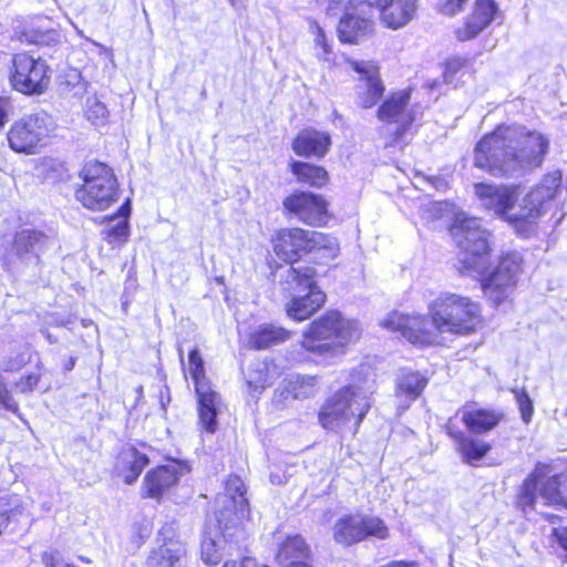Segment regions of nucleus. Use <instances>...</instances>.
<instances>
[{
	"label": "nucleus",
	"instance_id": "f257e3e1",
	"mask_svg": "<svg viewBox=\"0 0 567 567\" xmlns=\"http://www.w3.org/2000/svg\"><path fill=\"white\" fill-rule=\"evenodd\" d=\"M481 306L467 296L442 292L430 301L427 316L433 329L427 328L424 316H409L393 311L380 324L393 332H400L409 342L430 346L437 341L439 334L455 337L471 336L482 323Z\"/></svg>",
	"mask_w": 567,
	"mask_h": 567
},
{
	"label": "nucleus",
	"instance_id": "f03ea898",
	"mask_svg": "<svg viewBox=\"0 0 567 567\" xmlns=\"http://www.w3.org/2000/svg\"><path fill=\"white\" fill-rule=\"evenodd\" d=\"M549 141L522 125H499L483 136L474 150V164L496 177H511L539 167Z\"/></svg>",
	"mask_w": 567,
	"mask_h": 567
},
{
	"label": "nucleus",
	"instance_id": "7ed1b4c3",
	"mask_svg": "<svg viewBox=\"0 0 567 567\" xmlns=\"http://www.w3.org/2000/svg\"><path fill=\"white\" fill-rule=\"evenodd\" d=\"M560 181V176L556 174L546 175L523 198L519 209L515 213L513 210L519 196L517 185L476 183L474 193L482 207L507 220L522 236L527 237L536 220L545 213L547 205L554 198Z\"/></svg>",
	"mask_w": 567,
	"mask_h": 567
},
{
	"label": "nucleus",
	"instance_id": "20e7f679",
	"mask_svg": "<svg viewBox=\"0 0 567 567\" xmlns=\"http://www.w3.org/2000/svg\"><path fill=\"white\" fill-rule=\"evenodd\" d=\"M361 333L359 321L330 310L305 329L301 347L313 359L328 363L342 355L350 344L360 339Z\"/></svg>",
	"mask_w": 567,
	"mask_h": 567
},
{
	"label": "nucleus",
	"instance_id": "39448f33",
	"mask_svg": "<svg viewBox=\"0 0 567 567\" xmlns=\"http://www.w3.org/2000/svg\"><path fill=\"white\" fill-rule=\"evenodd\" d=\"M451 235L460 249L458 271L464 276L483 275L491 248L489 233L482 227L481 221L458 213L451 227Z\"/></svg>",
	"mask_w": 567,
	"mask_h": 567
},
{
	"label": "nucleus",
	"instance_id": "423d86ee",
	"mask_svg": "<svg viewBox=\"0 0 567 567\" xmlns=\"http://www.w3.org/2000/svg\"><path fill=\"white\" fill-rule=\"evenodd\" d=\"M371 392L359 385H347L333 393L321 405L319 424L333 432H341L352 423L353 434L371 408Z\"/></svg>",
	"mask_w": 567,
	"mask_h": 567
},
{
	"label": "nucleus",
	"instance_id": "0eeeda50",
	"mask_svg": "<svg viewBox=\"0 0 567 567\" xmlns=\"http://www.w3.org/2000/svg\"><path fill=\"white\" fill-rule=\"evenodd\" d=\"M274 251L286 262H293L302 255L318 252L319 258L332 260L339 252L336 238L315 230L284 228L272 239Z\"/></svg>",
	"mask_w": 567,
	"mask_h": 567
},
{
	"label": "nucleus",
	"instance_id": "6e6552de",
	"mask_svg": "<svg viewBox=\"0 0 567 567\" xmlns=\"http://www.w3.org/2000/svg\"><path fill=\"white\" fill-rule=\"evenodd\" d=\"M79 176L82 184L75 190V198L85 208L102 212L118 199L117 178L106 164L87 162Z\"/></svg>",
	"mask_w": 567,
	"mask_h": 567
},
{
	"label": "nucleus",
	"instance_id": "1a4fd4ad",
	"mask_svg": "<svg viewBox=\"0 0 567 567\" xmlns=\"http://www.w3.org/2000/svg\"><path fill=\"white\" fill-rule=\"evenodd\" d=\"M316 270L306 266H289L286 270L288 285L299 288V295L287 303V315L296 321H303L318 311L326 302L324 292L316 285Z\"/></svg>",
	"mask_w": 567,
	"mask_h": 567
},
{
	"label": "nucleus",
	"instance_id": "9d476101",
	"mask_svg": "<svg viewBox=\"0 0 567 567\" xmlns=\"http://www.w3.org/2000/svg\"><path fill=\"white\" fill-rule=\"evenodd\" d=\"M198 399V417L200 426L207 433L217 430V414L221 404L219 394L213 390L205 374L204 361L198 349H193L188 354V368Z\"/></svg>",
	"mask_w": 567,
	"mask_h": 567
},
{
	"label": "nucleus",
	"instance_id": "9b49d317",
	"mask_svg": "<svg viewBox=\"0 0 567 567\" xmlns=\"http://www.w3.org/2000/svg\"><path fill=\"white\" fill-rule=\"evenodd\" d=\"M333 539L342 546H351L368 538L386 539L389 528L379 516L350 513L339 517L332 528Z\"/></svg>",
	"mask_w": 567,
	"mask_h": 567
},
{
	"label": "nucleus",
	"instance_id": "f8f14e48",
	"mask_svg": "<svg viewBox=\"0 0 567 567\" xmlns=\"http://www.w3.org/2000/svg\"><path fill=\"white\" fill-rule=\"evenodd\" d=\"M522 272L523 257L519 252L511 251L503 255L493 271L480 275L485 296L495 305L505 301L512 295Z\"/></svg>",
	"mask_w": 567,
	"mask_h": 567
},
{
	"label": "nucleus",
	"instance_id": "ddd939ff",
	"mask_svg": "<svg viewBox=\"0 0 567 567\" xmlns=\"http://www.w3.org/2000/svg\"><path fill=\"white\" fill-rule=\"evenodd\" d=\"M50 116L45 112L28 114L16 121L9 132L8 142L12 151L35 154L45 144Z\"/></svg>",
	"mask_w": 567,
	"mask_h": 567
},
{
	"label": "nucleus",
	"instance_id": "4468645a",
	"mask_svg": "<svg viewBox=\"0 0 567 567\" xmlns=\"http://www.w3.org/2000/svg\"><path fill=\"white\" fill-rule=\"evenodd\" d=\"M10 82L14 90L23 94H42L50 82L49 66L45 60L27 53H17L12 58Z\"/></svg>",
	"mask_w": 567,
	"mask_h": 567
},
{
	"label": "nucleus",
	"instance_id": "2eb2a0df",
	"mask_svg": "<svg viewBox=\"0 0 567 567\" xmlns=\"http://www.w3.org/2000/svg\"><path fill=\"white\" fill-rule=\"evenodd\" d=\"M50 238L35 229H22L2 255L3 267L7 271H14L23 267L30 259L49 245Z\"/></svg>",
	"mask_w": 567,
	"mask_h": 567
},
{
	"label": "nucleus",
	"instance_id": "dca6fc26",
	"mask_svg": "<svg viewBox=\"0 0 567 567\" xmlns=\"http://www.w3.org/2000/svg\"><path fill=\"white\" fill-rule=\"evenodd\" d=\"M411 90L393 92L377 110V117L386 125H393V142L403 137L411 128L415 115L410 107Z\"/></svg>",
	"mask_w": 567,
	"mask_h": 567
},
{
	"label": "nucleus",
	"instance_id": "f3484780",
	"mask_svg": "<svg viewBox=\"0 0 567 567\" xmlns=\"http://www.w3.org/2000/svg\"><path fill=\"white\" fill-rule=\"evenodd\" d=\"M225 491V494L218 495L216 503L221 506L217 514V522L227 530L229 523L237 526L249 518V507L245 497L246 487L239 476H229Z\"/></svg>",
	"mask_w": 567,
	"mask_h": 567
},
{
	"label": "nucleus",
	"instance_id": "a211bd4d",
	"mask_svg": "<svg viewBox=\"0 0 567 567\" xmlns=\"http://www.w3.org/2000/svg\"><path fill=\"white\" fill-rule=\"evenodd\" d=\"M285 210L309 226H323L329 220L328 203L321 195L295 192L282 202Z\"/></svg>",
	"mask_w": 567,
	"mask_h": 567
},
{
	"label": "nucleus",
	"instance_id": "6ab92c4d",
	"mask_svg": "<svg viewBox=\"0 0 567 567\" xmlns=\"http://www.w3.org/2000/svg\"><path fill=\"white\" fill-rule=\"evenodd\" d=\"M158 538L162 544L148 555L147 567H184L187 563V549L177 537L174 526H163Z\"/></svg>",
	"mask_w": 567,
	"mask_h": 567
},
{
	"label": "nucleus",
	"instance_id": "aec40b11",
	"mask_svg": "<svg viewBox=\"0 0 567 567\" xmlns=\"http://www.w3.org/2000/svg\"><path fill=\"white\" fill-rule=\"evenodd\" d=\"M353 70L361 75L364 85H358V104L363 109L374 106L384 93V85L379 74V68L371 61H351Z\"/></svg>",
	"mask_w": 567,
	"mask_h": 567
},
{
	"label": "nucleus",
	"instance_id": "412c9836",
	"mask_svg": "<svg viewBox=\"0 0 567 567\" xmlns=\"http://www.w3.org/2000/svg\"><path fill=\"white\" fill-rule=\"evenodd\" d=\"M388 0H352L351 11L340 19L338 24L339 35H365L373 32L374 23L360 13L373 8L380 9Z\"/></svg>",
	"mask_w": 567,
	"mask_h": 567
},
{
	"label": "nucleus",
	"instance_id": "4be33fe9",
	"mask_svg": "<svg viewBox=\"0 0 567 567\" xmlns=\"http://www.w3.org/2000/svg\"><path fill=\"white\" fill-rule=\"evenodd\" d=\"M184 474V468L178 463H169L157 466L144 477L145 496L158 498L175 485Z\"/></svg>",
	"mask_w": 567,
	"mask_h": 567
},
{
	"label": "nucleus",
	"instance_id": "5701e85b",
	"mask_svg": "<svg viewBox=\"0 0 567 567\" xmlns=\"http://www.w3.org/2000/svg\"><path fill=\"white\" fill-rule=\"evenodd\" d=\"M330 135L313 128H306L298 133L292 142V150L298 156L322 157L329 151Z\"/></svg>",
	"mask_w": 567,
	"mask_h": 567
},
{
	"label": "nucleus",
	"instance_id": "b1692460",
	"mask_svg": "<svg viewBox=\"0 0 567 567\" xmlns=\"http://www.w3.org/2000/svg\"><path fill=\"white\" fill-rule=\"evenodd\" d=\"M417 0H388L380 10L382 22L396 30L408 24L414 17Z\"/></svg>",
	"mask_w": 567,
	"mask_h": 567
},
{
	"label": "nucleus",
	"instance_id": "393cba45",
	"mask_svg": "<svg viewBox=\"0 0 567 567\" xmlns=\"http://www.w3.org/2000/svg\"><path fill=\"white\" fill-rule=\"evenodd\" d=\"M447 432L454 439L456 450L461 454L462 460L472 466H476L492 450L489 443L468 436L461 431H454L451 426L447 427Z\"/></svg>",
	"mask_w": 567,
	"mask_h": 567
},
{
	"label": "nucleus",
	"instance_id": "a878e982",
	"mask_svg": "<svg viewBox=\"0 0 567 567\" xmlns=\"http://www.w3.org/2000/svg\"><path fill=\"white\" fill-rule=\"evenodd\" d=\"M494 0H475L473 10L466 20V35H477L498 18Z\"/></svg>",
	"mask_w": 567,
	"mask_h": 567
},
{
	"label": "nucleus",
	"instance_id": "bb28decb",
	"mask_svg": "<svg viewBox=\"0 0 567 567\" xmlns=\"http://www.w3.org/2000/svg\"><path fill=\"white\" fill-rule=\"evenodd\" d=\"M148 463V457L140 453L134 447L125 449L121 452L117 464L116 473L122 476L126 484L134 483L144 467Z\"/></svg>",
	"mask_w": 567,
	"mask_h": 567
},
{
	"label": "nucleus",
	"instance_id": "cd10ccee",
	"mask_svg": "<svg viewBox=\"0 0 567 567\" xmlns=\"http://www.w3.org/2000/svg\"><path fill=\"white\" fill-rule=\"evenodd\" d=\"M502 420L503 414L492 410L477 409L462 413L463 423L475 434H483L493 430Z\"/></svg>",
	"mask_w": 567,
	"mask_h": 567
},
{
	"label": "nucleus",
	"instance_id": "c85d7f7f",
	"mask_svg": "<svg viewBox=\"0 0 567 567\" xmlns=\"http://www.w3.org/2000/svg\"><path fill=\"white\" fill-rule=\"evenodd\" d=\"M290 332L275 324H260L249 338V344L256 350H264L288 340Z\"/></svg>",
	"mask_w": 567,
	"mask_h": 567
},
{
	"label": "nucleus",
	"instance_id": "c756f323",
	"mask_svg": "<svg viewBox=\"0 0 567 567\" xmlns=\"http://www.w3.org/2000/svg\"><path fill=\"white\" fill-rule=\"evenodd\" d=\"M545 470L546 466L538 464L534 472L529 474L522 484L518 495V506L525 514L536 505L537 498L539 497V495H537V488L539 481L545 475Z\"/></svg>",
	"mask_w": 567,
	"mask_h": 567
},
{
	"label": "nucleus",
	"instance_id": "7c9ffc66",
	"mask_svg": "<svg viewBox=\"0 0 567 567\" xmlns=\"http://www.w3.org/2000/svg\"><path fill=\"white\" fill-rule=\"evenodd\" d=\"M291 172L300 183L308 184L311 187L320 188L329 179L328 173L323 167L306 162H292Z\"/></svg>",
	"mask_w": 567,
	"mask_h": 567
},
{
	"label": "nucleus",
	"instance_id": "2f4dec72",
	"mask_svg": "<svg viewBox=\"0 0 567 567\" xmlns=\"http://www.w3.org/2000/svg\"><path fill=\"white\" fill-rule=\"evenodd\" d=\"M320 390V383L315 375H296L288 380L286 391L296 400L315 396Z\"/></svg>",
	"mask_w": 567,
	"mask_h": 567
},
{
	"label": "nucleus",
	"instance_id": "473e14b6",
	"mask_svg": "<svg viewBox=\"0 0 567 567\" xmlns=\"http://www.w3.org/2000/svg\"><path fill=\"white\" fill-rule=\"evenodd\" d=\"M309 547L300 535L287 537L280 545L277 559L279 564H285L289 560H301L308 557Z\"/></svg>",
	"mask_w": 567,
	"mask_h": 567
},
{
	"label": "nucleus",
	"instance_id": "72a5a7b5",
	"mask_svg": "<svg viewBox=\"0 0 567 567\" xmlns=\"http://www.w3.org/2000/svg\"><path fill=\"white\" fill-rule=\"evenodd\" d=\"M427 384V379L419 372H408L399 381V390L410 400H415L421 395Z\"/></svg>",
	"mask_w": 567,
	"mask_h": 567
},
{
	"label": "nucleus",
	"instance_id": "f704fd0d",
	"mask_svg": "<svg viewBox=\"0 0 567 567\" xmlns=\"http://www.w3.org/2000/svg\"><path fill=\"white\" fill-rule=\"evenodd\" d=\"M467 74H470V68L466 60L453 58L445 64L443 73L444 83L456 86Z\"/></svg>",
	"mask_w": 567,
	"mask_h": 567
},
{
	"label": "nucleus",
	"instance_id": "c9c22d12",
	"mask_svg": "<svg viewBox=\"0 0 567 567\" xmlns=\"http://www.w3.org/2000/svg\"><path fill=\"white\" fill-rule=\"evenodd\" d=\"M559 477L556 475L548 477L544 483H542L539 498L544 501L545 505H564V498L559 491Z\"/></svg>",
	"mask_w": 567,
	"mask_h": 567
},
{
	"label": "nucleus",
	"instance_id": "e433bc0d",
	"mask_svg": "<svg viewBox=\"0 0 567 567\" xmlns=\"http://www.w3.org/2000/svg\"><path fill=\"white\" fill-rule=\"evenodd\" d=\"M86 118L94 125L104 124L109 116L107 107L96 97H89L86 100Z\"/></svg>",
	"mask_w": 567,
	"mask_h": 567
},
{
	"label": "nucleus",
	"instance_id": "4c0bfd02",
	"mask_svg": "<svg viewBox=\"0 0 567 567\" xmlns=\"http://www.w3.org/2000/svg\"><path fill=\"white\" fill-rule=\"evenodd\" d=\"M247 384L250 391L260 392L271 384V379L268 374L266 364H259L255 371H251L247 377Z\"/></svg>",
	"mask_w": 567,
	"mask_h": 567
},
{
	"label": "nucleus",
	"instance_id": "58836bf2",
	"mask_svg": "<svg viewBox=\"0 0 567 567\" xmlns=\"http://www.w3.org/2000/svg\"><path fill=\"white\" fill-rule=\"evenodd\" d=\"M515 401L518 405L520 417L525 424H528L534 413L533 401L524 388H515L512 390Z\"/></svg>",
	"mask_w": 567,
	"mask_h": 567
},
{
	"label": "nucleus",
	"instance_id": "ea45409f",
	"mask_svg": "<svg viewBox=\"0 0 567 567\" xmlns=\"http://www.w3.org/2000/svg\"><path fill=\"white\" fill-rule=\"evenodd\" d=\"M130 199H127L118 209V215L124 217V220L118 221L115 226L109 229L107 236L110 239L122 240L127 236V221L130 215Z\"/></svg>",
	"mask_w": 567,
	"mask_h": 567
},
{
	"label": "nucleus",
	"instance_id": "a19ab883",
	"mask_svg": "<svg viewBox=\"0 0 567 567\" xmlns=\"http://www.w3.org/2000/svg\"><path fill=\"white\" fill-rule=\"evenodd\" d=\"M200 554L203 561L209 566L217 565L221 559L217 544L212 537L204 536L200 545Z\"/></svg>",
	"mask_w": 567,
	"mask_h": 567
},
{
	"label": "nucleus",
	"instance_id": "79ce46f5",
	"mask_svg": "<svg viewBox=\"0 0 567 567\" xmlns=\"http://www.w3.org/2000/svg\"><path fill=\"white\" fill-rule=\"evenodd\" d=\"M0 410L9 411L16 415H19L20 409L19 403L14 399L13 394L9 390L4 378L0 373Z\"/></svg>",
	"mask_w": 567,
	"mask_h": 567
},
{
	"label": "nucleus",
	"instance_id": "37998d69",
	"mask_svg": "<svg viewBox=\"0 0 567 567\" xmlns=\"http://www.w3.org/2000/svg\"><path fill=\"white\" fill-rule=\"evenodd\" d=\"M63 84L73 91L74 95H82L86 91V82L78 69H69L63 76Z\"/></svg>",
	"mask_w": 567,
	"mask_h": 567
},
{
	"label": "nucleus",
	"instance_id": "c03bdc74",
	"mask_svg": "<svg viewBox=\"0 0 567 567\" xmlns=\"http://www.w3.org/2000/svg\"><path fill=\"white\" fill-rule=\"evenodd\" d=\"M468 0H437V10L446 16H454L463 10Z\"/></svg>",
	"mask_w": 567,
	"mask_h": 567
},
{
	"label": "nucleus",
	"instance_id": "a18cd8bd",
	"mask_svg": "<svg viewBox=\"0 0 567 567\" xmlns=\"http://www.w3.org/2000/svg\"><path fill=\"white\" fill-rule=\"evenodd\" d=\"M40 381V375L37 373H30L22 377L19 381L16 382V388L20 393H29L32 392Z\"/></svg>",
	"mask_w": 567,
	"mask_h": 567
},
{
	"label": "nucleus",
	"instance_id": "49530a36",
	"mask_svg": "<svg viewBox=\"0 0 567 567\" xmlns=\"http://www.w3.org/2000/svg\"><path fill=\"white\" fill-rule=\"evenodd\" d=\"M446 208V204L442 202L431 203L424 210L425 219H441Z\"/></svg>",
	"mask_w": 567,
	"mask_h": 567
},
{
	"label": "nucleus",
	"instance_id": "de8ad7c7",
	"mask_svg": "<svg viewBox=\"0 0 567 567\" xmlns=\"http://www.w3.org/2000/svg\"><path fill=\"white\" fill-rule=\"evenodd\" d=\"M42 563L45 567H64L65 564H63L62 558L59 554V551H45L42 555Z\"/></svg>",
	"mask_w": 567,
	"mask_h": 567
},
{
	"label": "nucleus",
	"instance_id": "09e8293b",
	"mask_svg": "<svg viewBox=\"0 0 567 567\" xmlns=\"http://www.w3.org/2000/svg\"><path fill=\"white\" fill-rule=\"evenodd\" d=\"M24 364L25 360L21 355H18L14 359L4 361L1 368L4 372H13L21 369Z\"/></svg>",
	"mask_w": 567,
	"mask_h": 567
},
{
	"label": "nucleus",
	"instance_id": "8fccbe9b",
	"mask_svg": "<svg viewBox=\"0 0 567 567\" xmlns=\"http://www.w3.org/2000/svg\"><path fill=\"white\" fill-rule=\"evenodd\" d=\"M11 102L9 97L0 96V127L8 121Z\"/></svg>",
	"mask_w": 567,
	"mask_h": 567
},
{
	"label": "nucleus",
	"instance_id": "3c124183",
	"mask_svg": "<svg viewBox=\"0 0 567 567\" xmlns=\"http://www.w3.org/2000/svg\"><path fill=\"white\" fill-rule=\"evenodd\" d=\"M553 536L557 539L560 547L567 551V527L554 528Z\"/></svg>",
	"mask_w": 567,
	"mask_h": 567
},
{
	"label": "nucleus",
	"instance_id": "603ef678",
	"mask_svg": "<svg viewBox=\"0 0 567 567\" xmlns=\"http://www.w3.org/2000/svg\"><path fill=\"white\" fill-rule=\"evenodd\" d=\"M244 522H241L240 524H238L237 526H234L233 524H228V529L225 530L224 526H219V528L221 529V532L224 533V537L225 538H231L235 534H237V530L238 528L240 527V525L243 524ZM218 525H220L218 523Z\"/></svg>",
	"mask_w": 567,
	"mask_h": 567
},
{
	"label": "nucleus",
	"instance_id": "864d4df0",
	"mask_svg": "<svg viewBox=\"0 0 567 567\" xmlns=\"http://www.w3.org/2000/svg\"><path fill=\"white\" fill-rule=\"evenodd\" d=\"M383 567H417L416 563H408V561H392L386 564Z\"/></svg>",
	"mask_w": 567,
	"mask_h": 567
},
{
	"label": "nucleus",
	"instance_id": "5fc2aeb1",
	"mask_svg": "<svg viewBox=\"0 0 567 567\" xmlns=\"http://www.w3.org/2000/svg\"><path fill=\"white\" fill-rule=\"evenodd\" d=\"M282 567H310L308 564L301 560H289L285 564H281Z\"/></svg>",
	"mask_w": 567,
	"mask_h": 567
},
{
	"label": "nucleus",
	"instance_id": "6e6d98bb",
	"mask_svg": "<svg viewBox=\"0 0 567 567\" xmlns=\"http://www.w3.org/2000/svg\"><path fill=\"white\" fill-rule=\"evenodd\" d=\"M328 39L326 37L317 38V45L321 47L326 54L330 52Z\"/></svg>",
	"mask_w": 567,
	"mask_h": 567
},
{
	"label": "nucleus",
	"instance_id": "4d7b16f0",
	"mask_svg": "<svg viewBox=\"0 0 567 567\" xmlns=\"http://www.w3.org/2000/svg\"><path fill=\"white\" fill-rule=\"evenodd\" d=\"M357 39H358V38H350V37H347V38H339V40H340L342 43H348V44H358Z\"/></svg>",
	"mask_w": 567,
	"mask_h": 567
},
{
	"label": "nucleus",
	"instance_id": "13d9d810",
	"mask_svg": "<svg viewBox=\"0 0 567 567\" xmlns=\"http://www.w3.org/2000/svg\"><path fill=\"white\" fill-rule=\"evenodd\" d=\"M74 365H75V359L71 357L65 364V370L71 371L74 368Z\"/></svg>",
	"mask_w": 567,
	"mask_h": 567
},
{
	"label": "nucleus",
	"instance_id": "bf43d9fd",
	"mask_svg": "<svg viewBox=\"0 0 567 567\" xmlns=\"http://www.w3.org/2000/svg\"><path fill=\"white\" fill-rule=\"evenodd\" d=\"M437 85H439V81H436V80H433V81L426 83V86L430 90H434L435 87H437Z\"/></svg>",
	"mask_w": 567,
	"mask_h": 567
},
{
	"label": "nucleus",
	"instance_id": "052dcab7",
	"mask_svg": "<svg viewBox=\"0 0 567 567\" xmlns=\"http://www.w3.org/2000/svg\"><path fill=\"white\" fill-rule=\"evenodd\" d=\"M224 567H239L238 563L235 561V560H227L225 564H224Z\"/></svg>",
	"mask_w": 567,
	"mask_h": 567
},
{
	"label": "nucleus",
	"instance_id": "680f3d73",
	"mask_svg": "<svg viewBox=\"0 0 567 567\" xmlns=\"http://www.w3.org/2000/svg\"><path fill=\"white\" fill-rule=\"evenodd\" d=\"M546 518L554 523V519L557 517L555 514H545Z\"/></svg>",
	"mask_w": 567,
	"mask_h": 567
},
{
	"label": "nucleus",
	"instance_id": "e2e57ef3",
	"mask_svg": "<svg viewBox=\"0 0 567 567\" xmlns=\"http://www.w3.org/2000/svg\"><path fill=\"white\" fill-rule=\"evenodd\" d=\"M181 363L184 365V358L182 349L178 350Z\"/></svg>",
	"mask_w": 567,
	"mask_h": 567
},
{
	"label": "nucleus",
	"instance_id": "0e129e2a",
	"mask_svg": "<svg viewBox=\"0 0 567 567\" xmlns=\"http://www.w3.org/2000/svg\"><path fill=\"white\" fill-rule=\"evenodd\" d=\"M231 6L236 7V0H229Z\"/></svg>",
	"mask_w": 567,
	"mask_h": 567
}]
</instances>
